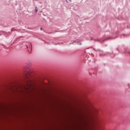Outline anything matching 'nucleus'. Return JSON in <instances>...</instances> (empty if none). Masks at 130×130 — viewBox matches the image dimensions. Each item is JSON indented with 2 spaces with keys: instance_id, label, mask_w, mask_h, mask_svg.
Masks as SVG:
<instances>
[{
  "instance_id": "1",
  "label": "nucleus",
  "mask_w": 130,
  "mask_h": 130,
  "mask_svg": "<svg viewBox=\"0 0 130 130\" xmlns=\"http://www.w3.org/2000/svg\"><path fill=\"white\" fill-rule=\"evenodd\" d=\"M108 114L105 110L98 108V130H105V122L109 120Z\"/></svg>"
},
{
  "instance_id": "2",
  "label": "nucleus",
  "mask_w": 130,
  "mask_h": 130,
  "mask_svg": "<svg viewBox=\"0 0 130 130\" xmlns=\"http://www.w3.org/2000/svg\"><path fill=\"white\" fill-rule=\"evenodd\" d=\"M25 80L26 81V86H24L21 88H24L25 90H30L32 88V85L30 83V77H31V71H27L24 72Z\"/></svg>"
},
{
  "instance_id": "3",
  "label": "nucleus",
  "mask_w": 130,
  "mask_h": 130,
  "mask_svg": "<svg viewBox=\"0 0 130 130\" xmlns=\"http://www.w3.org/2000/svg\"><path fill=\"white\" fill-rule=\"evenodd\" d=\"M9 90H11L12 91V92H15L16 91H19L20 89H21V87H20L19 86H17L16 85H14L13 84L10 85L8 87Z\"/></svg>"
},
{
  "instance_id": "4",
  "label": "nucleus",
  "mask_w": 130,
  "mask_h": 130,
  "mask_svg": "<svg viewBox=\"0 0 130 130\" xmlns=\"http://www.w3.org/2000/svg\"><path fill=\"white\" fill-rule=\"evenodd\" d=\"M77 44V45H82V43H81V41H78Z\"/></svg>"
},
{
  "instance_id": "5",
  "label": "nucleus",
  "mask_w": 130,
  "mask_h": 130,
  "mask_svg": "<svg viewBox=\"0 0 130 130\" xmlns=\"http://www.w3.org/2000/svg\"><path fill=\"white\" fill-rule=\"evenodd\" d=\"M35 11H36V13H37V12H38V8L37 7L35 8Z\"/></svg>"
},
{
  "instance_id": "6",
  "label": "nucleus",
  "mask_w": 130,
  "mask_h": 130,
  "mask_svg": "<svg viewBox=\"0 0 130 130\" xmlns=\"http://www.w3.org/2000/svg\"><path fill=\"white\" fill-rule=\"evenodd\" d=\"M106 40H108V39H106L103 40V42H104V41H106Z\"/></svg>"
},
{
  "instance_id": "7",
  "label": "nucleus",
  "mask_w": 130,
  "mask_h": 130,
  "mask_svg": "<svg viewBox=\"0 0 130 130\" xmlns=\"http://www.w3.org/2000/svg\"><path fill=\"white\" fill-rule=\"evenodd\" d=\"M116 50H117V51L118 52V53H119V50H118V48H117Z\"/></svg>"
},
{
  "instance_id": "8",
  "label": "nucleus",
  "mask_w": 130,
  "mask_h": 130,
  "mask_svg": "<svg viewBox=\"0 0 130 130\" xmlns=\"http://www.w3.org/2000/svg\"><path fill=\"white\" fill-rule=\"evenodd\" d=\"M103 55H104L102 54H100V56H102Z\"/></svg>"
},
{
  "instance_id": "9",
  "label": "nucleus",
  "mask_w": 130,
  "mask_h": 130,
  "mask_svg": "<svg viewBox=\"0 0 130 130\" xmlns=\"http://www.w3.org/2000/svg\"><path fill=\"white\" fill-rule=\"evenodd\" d=\"M41 30H42V28H41Z\"/></svg>"
},
{
  "instance_id": "10",
  "label": "nucleus",
  "mask_w": 130,
  "mask_h": 130,
  "mask_svg": "<svg viewBox=\"0 0 130 130\" xmlns=\"http://www.w3.org/2000/svg\"><path fill=\"white\" fill-rule=\"evenodd\" d=\"M98 41H100L99 40H98Z\"/></svg>"
}]
</instances>
